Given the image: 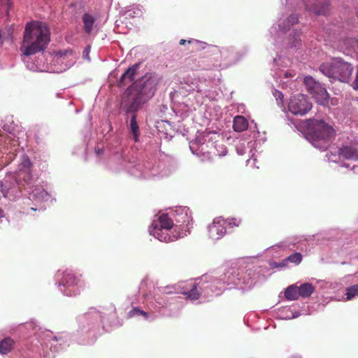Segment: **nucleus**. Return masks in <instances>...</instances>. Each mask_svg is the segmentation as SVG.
I'll use <instances>...</instances> for the list:
<instances>
[{
	"label": "nucleus",
	"mask_w": 358,
	"mask_h": 358,
	"mask_svg": "<svg viewBox=\"0 0 358 358\" xmlns=\"http://www.w3.org/2000/svg\"><path fill=\"white\" fill-rule=\"evenodd\" d=\"M157 85V78L147 73L135 81L124 93L121 108L127 113L136 114L155 94Z\"/></svg>",
	"instance_id": "1"
},
{
	"label": "nucleus",
	"mask_w": 358,
	"mask_h": 358,
	"mask_svg": "<svg viewBox=\"0 0 358 358\" xmlns=\"http://www.w3.org/2000/svg\"><path fill=\"white\" fill-rule=\"evenodd\" d=\"M50 41V30L46 23L31 21L25 25L23 40L20 47L25 56L34 55L43 52Z\"/></svg>",
	"instance_id": "2"
},
{
	"label": "nucleus",
	"mask_w": 358,
	"mask_h": 358,
	"mask_svg": "<svg viewBox=\"0 0 358 358\" xmlns=\"http://www.w3.org/2000/svg\"><path fill=\"white\" fill-rule=\"evenodd\" d=\"M320 70L330 79L348 83L352 78L353 66L343 59L336 57L322 64Z\"/></svg>",
	"instance_id": "3"
},
{
	"label": "nucleus",
	"mask_w": 358,
	"mask_h": 358,
	"mask_svg": "<svg viewBox=\"0 0 358 358\" xmlns=\"http://www.w3.org/2000/svg\"><path fill=\"white\" fill-rule=\"evenodd\" d=\"M334 135V129L323 120H310L308 136L315 148L326 150Z\"/></svg>",
	"instance_id": "4"
},
{
	"label": "nucleus",
	"mask_w": 358,
	"mask_h": 358,
	"mask_svg": "<svg viewBox=\"0 0 358 358\" xmlns=\"http://www.w3.org/2000/svg\"><path fill=\"white\" fill-rule=\"evenodd\" d=\"M82 280L80 275H77L71 271H65L63 273L59 286L65 289L61 290L67 296H75L78 293V288L81 286Z\"/></svg>",
	"instance_id": "5"
},
{
	"label": "nucleus",
	"mask_w": 358,
	"mask_h": 358,
	"mask_svg": "<svg viewBox=\"0 0 358 358\" xmlns=\"http://www.w3.org/2000/svg\"><path fill=\"white\" fill-rule=\"evenodd\" d=\"M303 83L308 92L313 95L317 102L321 104H325L327 102L329 96L327 90L321 83L316 81L311 76L305 77Z\"/></svg>",
	"instance_id": "6"
},
{
	"label": "nucleus",
	"mask_w": 358,
	"mask_h": 358,
	"mask_svg": "<svg viewBox=\"0 0 358 358\" xmlns=\"http://www.w3.org/2000/svg\"><path fill=\"white\" fill-rule=\"evenodd\" d=\"M312 108V104L302 94L293 96L289 102L288 109L294 115H303Z\"/></svg>",
	"instance_id": "7"
},
{
	"label": "nucleus",
	"mask_w": 358,
	"mask_h": 358,
	"mask_svg": "<svg viewBox=\"0 0 358 358\" xmlns=\"http://www.w3.org/2000/svg\"><path fill=\"white\" fill-rule=\"evenodd\" d=\"M226 226L227 222L224 219H215L208 227L209 238L213 240L222 238L226 233Z\"/></svg>",
	"instance_id": "8"
},
{
	"label": "nucleus",
	"mask_w": 358,
	"mask_h": 358,
	"mask_svg": "<svg viewBox=\"0 0 358 358\" xmlns=\"http://www.w3.org/2000/svg\"><path fill=\"white\" fill-rule=\"evenodd\" d=\"M180 292L185 295L187 299L196 300L201 296V292L197 289V284L189 282H185L179 286Z\"/></svg>",
	"instance_id": "9"
},
{
	"label": "nucleus",
	"mask_w": 358,
	"mask_h": 358,
	"mask_svg": "<svg viewBox=\"0 0 358 358\" xmlns=\"http://www.w3.org/2000/svg\"><path fill=\"white\" fill-rule=\"evenodd\" d=\"M173 226V222L168 215L162 214L152 222L150 229H165L166 231H170Z\"/></svg>",
	"instance_id": "10"
},
{
	"label": "nucleus",
	"mask_w": 358,
	"mask_h": 358,
	"mask_svg": "<svg viewBox=\"0 0 358 358\" xmlns=\"http://www.w3.org/2000/svg\"><path fill=\"white\" fill-rule=\"evenodd\" d=\"M306 8L317 15H326L329 10V3L327 0H317L313 4L306 3Z\"/></svg>",
	"instance_id": "11"
},
{
	"label": "nucleus",
	"mask_w": 358,
	"mask_h": 358,
	"mask_svg": "<svg viewBox=\"0 0 358 358\" xmlns=\"http://www.w3.org/2000/svg\"><path fill=\"white\" fill-rule=\"evenodd\" d=\"M338 154L343 159L357 161L358 160V145H343L339 148Z\"/></svg>",
	"instance_id": "12"
},
{
	"label": "nucleus",
	"mask_w": 358,
	"mask_h": 358,
	"mask_svg": "<svg viewBox=\"0 0 358 358\" xmlns=\"http://www.w3.org/2000/svg\"><path fill=\"white\" fill-rule=\"evenodd\" d=\"M244 269L242 268H232L229 271L227 277V283L229 285H240L246 283V280L243 278Z\"/></svg>",
	"instance_id": "13"
},
{
	"label": "nucleus",
	"mask_w": 358,
	"mask_h": 358,
	"mask_svg": "<svg viewBox=\"0 0 358 358\" xmlns=\"http://www.w3.org/2000/svg\"><path fill=\"white\" fill-rule=\"evenodd\" d=\"M150 234L156 237L161 241L164 242H171L178 239L180 237V234H173L171 235L169 231H166L165 229H150Z\"/></svg>",
	"instance_id": "14"
},
{
	"label": "nucleus",
	"mask_w": 358,
	"mask_h": 358,
	"mask_svg": "<svg viewBox=\"0 0 358 358\" xmlns=\"http://www.w3.org/2000/svg\"><path fill=\"white\" fill-rule=\"evenodd\" d=\"M139 68V64H136L132 66L129 67L120 77L119 80L120 86H125L127 83L131 82L134 76L136 73L137 70Z\"/></svg>",
	"instance_id": "15"
},
{
	"label": "nucleus",
	"mask_w": 358,
	"mask_h": 358,
	"mask_svg": "<svg viewBox=\"0 0 358 358\" xmlns=\"http://www.w3.org/2000/svg\"><path fill=\"white\" fill-rule=\"evenodd\" d=\"M248 127V120L241 115H237L234 118L233 128L237 132L245 131Z\"/></svg>",
	"instance_id": "16"
},
{
	"label": "nucleus",
	"mask_w": 358,
	"mask_h": 358,
	"mask_svg": "<svg viewBox=\"0 0 358 358\" xmlns=\"http://www.w3.org/2000/svg\"><path fill=\"white\" fill-rule=\"evenodd\" d=\"M14 340L10 337H7L0 341V353L2 355H6L10 352L14 345Z\"/></svg>",
	"instance_id": "17"
},
{
	"label": "nucleus",
	"mask_w": 358,
	"mask_h": 358,
	"mask_svg": "<svg viewBox=\"0 0 358 358\" xmlns=\"http://www.w3.org/2000/svg\"><path fill=\"white\" fill-rule=\"evenodd\" d=\"M298 288L299 296L302 298L309 297L315 291L314 286L311 283L308 282L300 285Z\"/></svg>",
	"instance_id": "18"
},
{
	"label": "nucleus",
	"mask_w": 358,
	"mask_h": 358,
	"mask_svg": "<svg viewBox=\"0 0 358 358\" xmlns=\"http://www.w3.org/2000/svg\"><path fill=\"white\" fill-rule=\"evenodd\" d=\"M299 288L296 285L289 286L285 292V297L289 301L296 300L299 297Z\"/></svg>",
	"instance_id": "19"
},
{
	"label": "nucleus",
	"mask_w": 358,
	"mask_h": 358,
	"mask_svg": "<svg viewBox=\"0 0 358 358\" xmlns=\"http://www.w3.org/2000/svg\"><path fill=\"white\" fill-rule=\"evenodd\" d=\"M137 115L136 114H132L131 120H130V124H129V129L131 131V133L134 135V138L136 142L138 141V136H139V128L138 125L136 121Z\"/></svg>",
	"instance_id": "20"
},
{
	"label": "nucleus",
	"mask_w": 358,
	"mask_h": 358,
	"mask_svg": "<svg viewBox=\"0 0 358 358\" xmlns=\"http://www.w3.org/2000/svg\"><path fill=\"white\" fill-rule=\"evenodd\" d=\"M33 176L31 170L19 171L17 175L18 180H23L25 183L29 184L32 181Z\"/></svg>",
	"instance_id": "21"
},
{
	"label": "nucleus",
	"mask_w": 358,
	"mask_h": 358,
	"mask_svg": "<svg viewBox=\"0 0 358 358\" xmlns=\"http://www.w3.org/2000/svg\"><path fill=\"white\" fill-rule=\"evenodd\" d=\"M139 315L143 316L145 319L148 318V313L143 310H141L138 307L134 308L127 313L128 318H131Z\"/></svg>",
	"instance_id": "22"
},
{
	"label": "nucleus",
	"mask_w": 358,
	"mask_h": 358,
	"mask_svg": "<svg viewBox=\"0 0 358 358\" xmlns=\"http://www.w3.org/2000/svg\"><path fill=\"white\" fill-rule=\"evenodd\" d=\"M345 294L347 300H351L352 298L358 296V284L348 287Z\"/></svg>",
	"instance_id": "23"
},
{
	"label": "nucleus",
	"mask_w": 358,
	"mask_h": 358,
	"mask_svg": "<svg viewBox=\"0 0 358 358\" xmlns=\"http://www.w3.org/2000/svg\"><path fill=\"white\" fill-rule=\"evenodd\" d=\"M32 163L28 157H24L20 164L19 171L31 170Z\"/></svg>",
	"instance_id": "24"
},
{
	"label": "nucleus",
	"mask_w": 358,
	"mask_h": 358,
	"mask_svg": "<svg viewBox=\"0 0 358 358\" xmlns=\"http://www.w3.org/2000/svg\"><path fill=\"white\" fill-rule=\"evenodd\" d=\"M301 260H302L301 254L300 252H294V253L292 254L291 255H289L284 261L290 262L295 264H299L301 263Z\"/></svg>",
	"instance_id": "25"
},
{
	"label": "nucleus",
	"mask_w": 358,
	"mask_h": 358,
	"mask_svg": "<svg viewBox=\"0 0 358 358\" xmlns=\"http://www.w3.org/2000/svg\"><path fill=\"white\" fill-rule=\"evenodd\" d=\"M10 6V0H0V14L6 13L8 15Z\"/></svg>",
	"instance_id": "26"
},
{
	"label": "nucleus",
	"mask_w": 358,
	"mask_h": 358,
	"mask_svg": "<svg viewBox=\"0 0 358 358\" xmlns=\"http://www.w3.org/2000/svg\"><path fill=\"white\" fill-rule=\"evenodd\" d=\"M73 55V52L71 50H62L58 51L55 52V56L57 59H62L64 57H69V56Z\"/></svg>",
	"instance_id": "27"
},
{
	"label": "nucleus",
	"mask_w": 358,
	"mask_h": 358,
	"mask_svg": "<svg viewBox=\"0 0 358 358\" xmlns=\"http://www.w3.org/2000/svg\"><path fill=\"white\" fill-rule=\"evenodd\" d=\"M179 44L180 45H184L185 44H192V45H201V42H200L198 40H196V39H189V40H185V39H181L179 42Z\"/></svg>",
	"instance_id": "28"
},
{
	"label": "nucleus",
	"mask_w": 358,
	"mask_h": 358,
	"mask_svg": "<svg viewBox=\"0 0 358 358\" xmlns=\"http://www.w3.org/2000/svg\"><path fill=\"white\" fill-rule=\"evenodd\" d=\"M83 22L85 24V29L87 33H90V14L85 13L83 16Z\"/></svg>",
	"instance_id": "29"
},
{
	"label": "nucleus",
	"mask_w": 358,
	"mask_h": 358,
	"mask_svg": "<svg viewBox=\"0 0 358 358\" xmlns=\"http://www.w3.org/2000/svg\"><path fill=\"white\" fill-rule=\"evenodd\" d=\"M288 23L293 25L298 22V17L296 15H291L287 18Z\"/></svg>",
	"instance_id": "30"
},
{
	"label": "nucleus",
	"mask_w": 358,
	"mask_h": 358,
	"mask_svg": "<svg viewBox=\"0 0 358 358\" xmlns=\"http://www.w3.org/2000/svg\"><path fill=\"white\" fill-rule=\"evenodd\" d=\"M83 54L84 57L89 58L90 45L86 46Z\"/></svg>",
	"instance_id": "31"
},
{
	"label": "nucleus",
	"mask_w": 358,
	"mask_h": 358,
	"mask_svg": "<svg viewBox=\"0 0 358 358\" xmlns=\"http://www.w3.org/2000/svg\"><path fill=\"white\" fill-rule=\"evenodd\" d=\"M6 217V213L2 208H0V219L4 218Z\"/></svg>",
	"instance_id": "32"
},
{
	"label": "nucleus",
	"mask_w": 358,
	"mask_h": 358,
	"mask_svg": "<svg viewBox=\"0 0 358 358\" xmlns=\"http://www.w3.org/2000/svg\"><path fill=\"white\" fill-rule=\"evenodd\" d=\"M90 22H91V33H92L93 31V23H94V20L92 17H91Z\"/></svg>",
	"instance_id": "33"
},
{
	"label": "nucleus",
	"mask_w": 358,
	"mask_h": 358,
	"mask_svg": "<svg viewBox=\"0 0 358 358\" xmlns=\"http://www.w3.org/2000/svg\"><path fill=\"white\" fill-rule=\"evenodd\" d=\"M96 152L99 155L103 153V150H98L96 151Z\"/></svg>",
	"instance_id": "34"
},
{
	"label": "nucleus",
	"mask_w": 358,
	"mask_h": 358,
	"mask_svg": "<svg viewBox=\"0 0 358 358\" xmlns=\"http://www.w3.org/2000/svg\"><path fill=\"white\" fill-rule=\"evenodd\" d=\"M279 93V97H282V94L281 92H278Z\"/></svg>",
	"instance_id": "35"
},
{
	"label": "nucleus",
	"mask_w": 358,
	"mask_h": 358,
	"mask_svg": "<svg viewBox=\"0 0 358 358\" xmlns=\"http://www.w3.org/2000/svg\"><path fill=\"white\" fill-rule=\"evenodd\" d=\"M165 293H166V294H171V293H172V292H171V291H168V292H166Z\"/></svg>",
	"instance_id": "36"
},
{
	"label": "nucleus",
	"mask_w": 358,
	"mask_h": 358,
	"mask_svg": "<svg viewBox=\"0 0 358 358\" xmlns=\"http://www.w3.org/2000/svg\"><path fill=\"white\" fill-rule=\"evenodd\" d=\"M357 17H358V13H357Z\"/></svg>",
	"instance_id": "37"
}]
</instances>
